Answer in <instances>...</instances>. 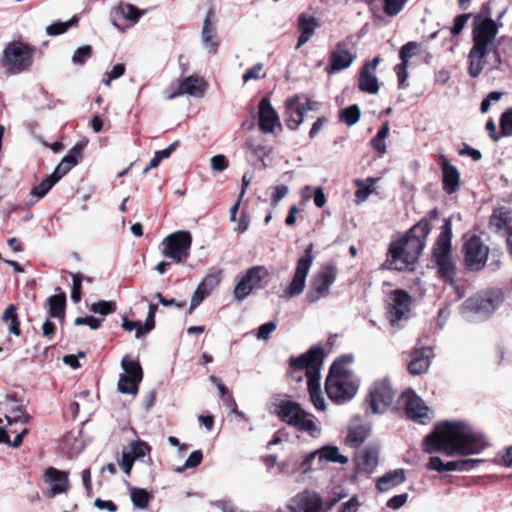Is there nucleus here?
<instances>
[{"label":"nucleus","mask_w":512,"mask_h":512,"mask_svg":"<svg viewBox=\"0 0 512 512\" xmlns=\"http://www.w3.org/2000/svg\"><path fill=\"white\" fill-rule=\"evenodd\" d=\"M486 446L484 435L461 422H445L423 441L424 452H441L447 456L479 454Z\"/></svg>","instance_id":"f257e3e1"},{"label":"nucleus","mask_w":512,"mask_h":512,"mask_svg":"<svg viewBox=\"0 0 512 512\" xmlns=\"http://www.w3.org/2000/svg\"><path fill=\"white\" fill-rule=\"evenodd\" d=\"M430 230L429 223L421 221L414 225L402 239L393 242L386 260L387 268L398 271L409 269L422 252Z\"/></svg>","instance_id":"f03ea898"},{"label":"nucleus","mask_w":512,"mask_h":512,"mask_svg":"<svg viewBox=\"0 0 512 512\" xmlns=\"http://www.w3.org/2000/svg\"><path fill=\"white\" fill-rule=\"evenodd\" d=\"M323 359V349L319 346H314L307 353L290 359L292 377L296 381H301L302 373H304L307 379L311 402L319 411H324L326 409L325 400L321 394L319 383Z\"/></svg>","instance_id":"7ed1b4c3"},{"label":"nucleus","mask_w":512,"mask_h":512,"mask_svg":"<svg viewBox=\"0 0 512 512\" xmlns=\"http://www.w3.org/2000/svg\"><path fill=\"white\" fill-rule=\"evenodd\" d=\"M353 356L345 355L337 359L330 368L325 382L328 397L335 403L352 399L358 390V382L351 369Z\"/></svg>","instance_id":"20e7f679"},{"label":"nucleus","mask_w":512,"mask_h":512,"mask_svg":"<svg viewBox=\"0 0 512 512\" xmlns=\"http://www.w3.org/2000/svg\"><path fill=\"white\" fill-rule=\"evenodd\" d=\"M498 28L491 18H476L473 29V47L469 52V74L477 77L481 74L485 61L497 35Z\"/></svg>","instance_id":"39448f33"},{"label":"nucleus","mask_w":512,"mask_h":512,"mask_svg":"<svg viewBox=\"0 0 512 512\" xmlns=\"http://www.w3.org/2000/svg\"><path fill=\"white\" fill-rule=\"evenodd\" d=\"M34 53V48L25 42H8L0 55V65L8 75L24 73L32 67Z\"/></svg>","instance_id":"423d86ee"},{"label":"nucleus","mask_w":512,"mask_h":512,"mask_svg":"<svg viewBox=\"0 0 512 512\" xmlns=\"http://www.w3.org/2000/svg\"><path fill=\"white\" fill-rule=\"evenodd\" d=\"M451 238L452 222L451 218H447L433 247V261L439 276L448 282H452L455 276V265L451 256Z\"/></svg>","instance_id":"0eeeda50"},{"label":"nucleus","mask_w":512,"mask_h":512,"mask_svg":"<svg viewBox=\"0 0 512 512\" xmlns=\"http://www.w3.org/2000/svg\"><path fill=\"white\" fill-rule=\"evenodd\" d=\"M270 276L269 270L261 265L253 266L236 282L233 296L237 301L245 300L254 290L263 289Z\"/></svg>","instance_id":"6e6552de"},{"label":"nucleus","mask_w":512,"mask_h":512,"mask_svg":"<svg viewBox=\"0 0 512 512\" xmlns=\"http://www.w3.org/2000/svg\"><path fill=\"white\" fill-rule=\"evenodd\" d=\"M313 260V244H309L305 249V255L297 261L292 280L282 291L281 298L292 299L304 291Z\"/></svg>","instance_id":"1a4fd4ad"},{"label":"nucleus","mask_w":512,"mask_h":512,"mask_svg":"<svg viewBox=\"0 0 512 512\" xmlns=\"http://www.w3.org/2000/svg\"><path fill=\"white\" fill-rule=\"evenodd\" d=\"M284 120L286 126L291 130H296L304 120V114L307 111L317 110L319 103L311 101L305 95H293L285 100Z\"/></svg>","instance_id":"9d476101"},{"label":"nucleus","mask_w":512,"mask_h":512,"mask_svg":"<svg viewBox=\"0 0 512 512\" xmlns=\"http://www.w3.org/2000/svg\"><path fill=\"white\" fill-rule=\"evenodd\" d=\"M395 391L388 380L375 381L369 388L366 404L374 414L384 413L393 403Z\"/></svg>","instance_id":"9b49d317"},{"label":"nucleus","mask_w":512,"mask_h":512,"mask_svg":"<svg viewBox=\"0 0 512 512\" xmlns=\"http://www.w3.org/2000/svg\"><path fill=\"white\" fill-rule=\"evenodd\" d=\"M191 244L192 237L189 232L176 231L163 240L162 254L174 262L180 263L188 258Z\"/></svg>","instance_id":"f8f14e48"},{"label":"nucleus","mask_w":512,"mask_h":512,"mask_svg":"<svg viewBox=\"0 0 512 512\" xmlns=\"http://www.w3.org/2000/svg\"><path fill=\"white\" fill-rule=\"evenodd\" d=\"M337 277V270L332 265H324L314 275L309 291L307 292V300L309 302H316L321 298L329 295L330 287L335 282Z\"/></svg>","instance_id":"ddd939ff"},{"label":"nucleus","mask_w":512,"mask_h":512,"mask_svg":"<svg viewBox=\"0 0 512 512\" xmlns=\"http://www.w3.org/2000/svg\"><path fill=\"white\" fill-rule=\"evenodd\" d=\"M121 367L124 373L120 374L117 388L122 394L136 395L138 385L142 381V368L139 362L129 359L127 356L122 358Z\"/></svg>","instance_id":"4468645a"},{"label":"nucleus","mask_w":512,"mask_h":512,"mask_svg":"<svg viewBox=\"0 0 512 512\" xmlns=\"http://www.w3.org/2000/svg\"><path fill=\"white\" fill-rule=\"evenodd\" d=\"M399 405L406 411L407 416L421 424H426L432 419L430 408L414 391L407 390L399 398Z\"/></svg>","instance_id":"2eb2a0df"},{"label":"nucleus","mask_w":512,"mask_h":512,"mask_svg":"<svg viewBox=\"0 0 512 512\" xmlns=\"http://www.w3.org/2000/svg\"><path fill=\"white\" fill-rule=\"evenodd\" d=\"M322 499L316 492L301 491L276 512H321Z\"/></svg>","instance_id":"dca6fc26"},{"label":"nucleus","mask_w":512,"mask_h":512,"mask_svg":"<svg viewBox=\"0 0 512 512\" xmlns=\"http://www.w3.org/2000/svg\"><path fill=\"white\" fill-rule=\"evenodd\" d=\"M465 261L470 270H481L488 259L489 248L480 237L472 236L464 244Z\"/></svg>","instance_id":"f3484780"},{"label":"nucleus","mask_w":512,"mask_h":512,"mask_svg":"<svg viewBox=\"0 0 512 512\" xmlns=\"http://www.w3.org/2000/svg\"><path fill=\"white\" fill-rule=\"evenodd\" d=\"M316 458H318L319 463L322 461H327L339 464H347L349 461L347 456L339 452L338 447L329 445L324 446L303 456L302 462L300 464V469L303 473H308L313 469L312 463Z\"/></svg>","instance_id":"a211bd4d"},{"label":"nucleus","mask_w":512,"mask_h":512,"mask_svg":"<svg viewBox=\"0 0 512 512\" xmlns=\"http://www.w3.org/2000/svg\"><path fill=\"white\" fill-rule=\"evenodd\" d=\"M411 298L403 290L393 291L388 298V318L392 325L407 318L410 312Z\"/></svg>","instance_id":"6ab92c4d"},{"label":"nucleus","mask_w":512,"mask_h":512,"mask_svg":"<svg viewBox=\"0 0 512 512\" xmlns=\"http://www.w3.org/2000/svg\"><path fill=\"white\" fill-rule=\"evenodd\" d=\"M501 302L502 296L499 291H485L469 298L465 306L476 313H491Z\"/></svg>","instance_id":"aec40b11"},{"label":"nucleus","mask_w":512,"mask_h":512,"mask_svg":"<svg viewBox=\"0 0 512 512\" xmlns=\"http://www.w3.org/2000/svg\"><path fill=\"white\" fill-rule=\"evenodd\" d=\"M6 426H3V419L0 418V443L8 444L9 434H17L21 428L17 426H23L29 420V415L21 408L17 407L12 409L9 415L5 416Z\"/></svg>","instance_id":"412c9836"},{"label":"nucleus","mask_w":512,"mask_h":512,"mask_svg":"<svg viewBox=\"0 0 512 512\" xmlns=\"http://www.w3.org/2000/svg\"><path fill=\"white\" fill-rule=\"evenodd\" d=\"M288 425L294 427L297 431L308 434L312 438L320 437L322 432L316 417L303 408L292 418Z\"/></svg>","instance_id":"4be33fe9"},{"label":"nucleus","mask_w":512,"mask_h":512,"mask_svg":"<svg viewBox=\"0 0 512 512\" xmlns=\"http://www.w3.org/2000/svg\"><path fill=\"white\" fill-rule=\"evenodd\" d=\"M288 425L294 427L297 431L308 434L312 438L320 437L322 432L316 417L303 408L292 418Z\"/></svg>","instance_id":"5701e85b"},{"label":"nucleus","mask_w":512,"mask_h":512,"mask_svg":"<svg viewBox=\"0 0 512 512\" xmlns=\"http://www.w3.org/2000/svg\"><path fill=\"white\" fill-rule=\"evenodd\" d=\"M44 477L45 483L49 487L46 492V496L48 498H53L58 494L65 493L69 488L67 472L58 470L54 467H49L46 469Z\"/></svg>","instance_id":"b1692460"},{"label":"nucleus","mask_w":512,"mask_h":512,"mask_svg":"<svg viewBox=\"0 0 512 512\" xmlns=\"http://www.w3.org/2000/svg\"><path fill=\"white\" fill-rule=\"evenodd\" d=\"M259 128L263 133H273L276 127H280V119L276 110L272 107L267 97L259 103Z\"/></svg>","instance_id":"393cba45"},{"label":"nucleus","mask_w":512,"mask_h":512,"mask_svg":"<svg viewBox=\"0 0 512 512\" xmlns=\"http://www.w3.org/2000/svg\"><path fill=\"white\" fill-rule=\"evenodd\" d=\"M201 40L208 53H216L219 41L216 32L215 12L213 8H210L206 13L201 31Z\"/></svg>","instance_id":"a878e982"},{"label":"nucleus","mask_w":512,"mask_h":512,"mask_svg":"<svg viewBox=\"0 0 512 512\" xmlns=\"http://www.w3.org/2000/svg\"><path fill=\"white\" fill-rule=\"evenodd\" d=\"M355 56L350 52L347 44L338 43L330 55V65L326 68L329 74L348 68Z\"/></svg>","instance_id":"bb28decb"},{"label":"nucleus","mask_w":512,"mask_h":512,"mask_svg":"<svg viewBox=\"0 0 512 512\" xmlns=\"http://www.w3.org/2000/svg\"><path fill=\"white\" fill-rule=\"evenodd\" d=\"M150 451L149 446L143 441H134L128 448L122 451V458L120 465L125 472L129 475L133 466V462L146 456Z\"/></svg>","instance_id":"cd10ccee"},{"label":"nucleus","mask_w":512,"mask_h":512,"mask_svg":"<svg viewBox=\"0 0 512 512\" xmlns=\"http://www.w3.org/2000/svg\"><path fill=\"white\" fill-rule=\"evenodd\" d=\"M207 89L205 80L198 76H188L179 85L176 92L168 95V99H174L180 95H190L193 97H202Z\"/></svg>","instance_id":"c85d7f7f"},{"label":"nucleus","mask_w":512,"mask_h":512,"mask_svg":"<svg viewBox=\"0 0 512 512\" xmlns=\"http://www.w3.org/2000/svg\"><path fill=\"white\" fill-rule=\"evenodd\" d=\"M301 409L299 403L285 398L275 399L271 406L272 413L287 425Z\"/></svg>","instance_id":"c756f323"},{"label":"nucleus","mask_w":512,"mask_h":512,"mask_svg":"<svg viewBox=\"0 0 512 512\" xmlns=\"http://www.w3.org/2000/svg\"><path fill=\"white\" fill-rule=\"evenodd\" d=\"M354 462L357 473L370 475L378 466L379 456L376 450H363L356 454Z\"/></svg>","instance_id":"7c9ffc66"},{"label":"nucleus","mask_w":512,"mask_h":512,"mask_svg":"<svg viewBox=\"0 0 512 512\" xmlns=\"http://www.w3.org/2000/svg\"><path fill=\"white\" fill-rule=\"evenodd\" d=\"M433 357V351L431 348H423L416 351L411 361L408 364V370L413 375H420L428 371Z\"/></svg>","instance_id":"2f4dec72"},{"label":"nucleus","mask_w":512,"mask_h":512,"mask_svg":"<svg viewBox=\"0 0 512 512\" xmlns=\"http://www.w3.org/2000/svg\"><path fill=\"white\" fill-rule=\"evenodd\" d=\"M489 226L496 233L508 232L512 226L511 210L507 207L495 209L490 216Z\"/></svg>","instance_id":"473e14b6"},{"label":"nucleus","mask_w":512,"mask_h":512,"mask_svg":"<svg viewBox=\"0 0 512 512\" xmlns=\"http://www.w3.org/2000/svg\"><path fill=\"white\" fill-rule=\"evenodd\" d=\"M83 151V147L81 145L73 146L68 154L63 157L61 162L57 165L53 173L51 174L54 178H57V182L66 175L76 164L78 163V158L81 156Z\"/></svg>","instance_id":"72a5a7b5"},{"label":"nucleus","mask_w":512,"mask_h":512,"mask_svg":"<svg viewBox=\"0 0 512 512\" xmlns=\"http://www.w3.org/2000/svg\"><path fill=\"white\" fill-rule=\"evenodd\" d=\"M319 23L316 17L308 14H301L298 21V31L300 36L298 38L297 48L306 44L314 35L315 29Z\"/></svg>","instance_id":"f704fd0d"},{"label":"nucleus","mask_w":512,"mask_h":512,"mask_svg":"<svg viewBox=\"0 0 512 512\" xmlns=\"http://www.w3.org/2000/svg\"><path fill=\"white\" fill-rule=\"evenodd\" d=\"M443 189L447 194L455 193L459 188L460 173L446 159L442 160Z\"/></svg>","instance_id":"c9c22d12"},{"label":"nucleus","mask_w":512,"mask_h":512,"mask_svg":"<svg viewBox=\"0 0 512 512\" xmlns=\"http://www.w3.org/2000/svg\"><path fill=\"white\" fill-rule=\"evenodd\" d=\"M379 181V178L368 177L366 179H356L354 180V185L357 187L355 192V203L362 204L365 202L370 195L376 193V184Z\"/></svg>","instance_id":"e433bc0d"},{"label":"nucleus","mask_w":512,"mask_h":512,"mask_svg":"<svg viewBox=\"0 0 512 512\" xmlns=\"http://www.w3.org/2000/svg\"><path fill=\"white\" fill-rule=\"evenodd\" d=\"M405 470L395 469L385 473L377 480V489L381 492L389 491L405 481Z\"/></svg>","instance_id":"4c0bfd02"},{"label":"nucleus","mask_w":512,"mask_h":512,"mask_svg":"<svg viewBox=\"0 0 512 512\" xmlns=\"http://www.w3.org/2000/svg\"><path fill=\"white\" fill-rule=\"evenodd\" d=\"M359 88L369 94H376L379 91V83L374 71L362 67L359 75Z\"/></svg>","instance_id":"58836bf2"},{"label":"nucleus","mask_w":512,"mask_h":512,"mask_svg":"<svg viewBox=\"0 0 512 512\" xmlns=\"http://www.w3.org/2000/svg\"><path fill=\"white\" fill-rule=\"evenodd\" d=\"M65 302L66 295L63 292L50 296L46 301L49 316L57 319H63L65 314Z\"/></svg>","instance_id":"ea45409f"},{"label":"nucleus","mask_w":512,"mask_h":512,"mask_svg":"<svg viewBox=\"0 0 512 512\" xmlns=\"http://www.w3.org/2000/svg\"><path fill=\"white\" fill-rule=\"evenodd\" d=\"M368 429L363 425L353 426L349 429L346 437V444L357 447L362 444L368 436Z\"/></svg>","instance_id":"a19ab883"},{"label":"nucleus","mask_w":512,"mask_h":512,"mask_svg":"<svg viewBox=\"0 0 512 512\" xmlns=\"http://www.w3.org/2000/svg\"><path fill=\"white\" fill-rule=\"evenodd\" d=\"M245 147L259 160H264L272 152V148L270 146L256 143L252 138L246 141Z\"/></svg>","instance_id":"79ce46f5"},{"label":"nucleus","mask_w":512,"mask_h":512,"mask_svg":"<svg viewBox=\"0 0 512 512\" xmlns=\"http://www.w3.org/2000/svg\"><path fill=\"white\" fill-rule=\"evenodd\" d=\"M118 15L132 22H137L139 18L144 14V11L139 10L131 4H120L116 8Z\"/></svg>","instance_id":"37998d69"},{"label":"nucleus","mask_w":512,"mask_h":512,"mask_svg":"<svg viewBox=\"0 0 512 512\" xmlns=\"http://www.w3.org/2000/svg\"><path fill=\"white\" fill-rule=\"evenodd\" d=\"M157 311V306L154 304L149 305V311L143 327H139L135 332V337L137 339L141 338L144 334L150 332L155 326V314Z\"/></svg>","instance_id":"c03bdc74"},{"label":"nucleus","mask_w":512,"mask_h":512,"mask_svg":"<svg viewBox=\"0 0 512 512\" xmlns=\"http://www.w3.org/2000/svg\"><path fill=\"white\" fill-rule=\"evenodd\" d=\"M56 183L57 178L55 179L54 176L50 174L40 184L33 187L31 194L38 199L43 198Z\"/></svg>","instance_id":"a18cd8bd"},{"label":"nucleus","mask_w":512,"mask_h":512,"mask_svg":"<svg viewBox=\"0 0 512 512\" xmlns=\"http://www.w3.org/2000/svg\"><path fill=\"white\" fill-rule=\"evenodd\" d=\"M360 109L357 105H352L340 111V119L348 126H352L359 121Z\"/></svg>","instance_id":"49530a36"},{"label":"nucleus","mask_w":512,"mask_h":512,"mask_svg":"<svg viewBox=\"0 0 512 512\" xmlns=\"http://www.w3.org/2000/svg\"><path fill=\"white\" fill-rule=\"evenodd\" d=\"M77 22L78 18L75 16L65 22H55L47 26L46 32L50 36L60 35L67 31L72 25L76 24Z\"/></svg>","instance_id":"de8ad7c7"},{"label":"nucleus","mask_w":512,"mask_h":512,"mask_svg":"<svg viewBox=\"0 0 512 512\" xmlns=\"http://www.w3.org/2000/svg\"><path fill=\"white\" fill-rule=\"evenodd\" d=\"M383 11L386 15L394 17L398 15L406 5L408 0H382Z\"/></svg>","instance_id":"09e8293b"},{"label":"nucleus","mask_w":512,"mask_h":512,"mask_svg":"<svg viewBox=\"0 0 512 512\" xmlns=\"http://www.w3.org/2000/svg\"><path fill=\"white\" fill-rule=\"evenodd\" d=\"M131 500L135 507L144 509L149 503V494L146 490L140 488H133L131 490Z\"/></svg>","instance_id":"8fccbe9b"},{"label":"nucleus","mask_w":512,"mask_h":512,"mask_svg":"<svg viewBox=\"0 0 512 512\" xmlns=\"http://www.w3.org/2000/svg\"><path fill=\"white\" fill-rule=\"evenodd\" d=\"M203 459V454L200 450L193 451L189 457L186 459L182 466L174 468V471L177 473H181L186 469H191L197 467Z\"/></svg>","instance_id":"3c124183"},{"label":"nucleus","mask_w":512,"mask_h":512,"mask_svg":"<svg viewBox=\"0 0 512 512\" xmlns=\"http://www.w3.org/2000/svg\"><path fill=\"white\" fill-rule=\"evenodd\" d=\"M116 310V304L112 301H98L90 306V311L102 316L109 315Z\"/></svg>","instance_id":"603ef678"},{"label":"nucleus","mask_w":512,"mask_h":512,"mask_svg":"<svg viewBox=\"0 0 512 512\" xmlns=\"http://www.w3.org/2000/svg\"><path fill=\"white\" fill-rule=\"evenodd\" d=\"M210 293L211 292L208 289H206L204 286H202L201 283H199V285L197 286L196 290L192 295L189 312L191 313L197 306H199Z\"/></svg>","instance_id":"864d4df0"},{"label":"nucleus","mask_w":512,"mask_h":512,"mask_svg":"<svg viewBox=\"0 0 512 512\" xmlns=\"http://www.w3.org/2000/svg\"><path fill=\"white\" fill-rule=\"evenodd\" d=\"M92 55V48L89 45L79 47L72 56V62L74 64L82 65Z\"/></svg>","instance_id":"5fc2aeb1"},{"label":"nucleus","mask_w":512,"mask_h":512,"mask_svg":"<svg viewBox=\"0 0 512 512\" xmlns=\"http://www.w3.org/2000/svg\"><path fill=\"white\" fill-rule=\"evenodd\" d=\"M221 275L222 273L219 270L209 272L201 281L202 286L212 292L213 289L220 283Z\"/></svg>","instance_id":"6e6d98bb"},{"label":"nucleus","mask_w":512,"mask_h":512,"mask_svg":"<svg viewBox=\"0 0 512 512\" xmlns=\"http://www.w3.org/2000/svg\"><path fill=\"white\" fill-rule=\"evenodd\" d=\"M82 275L79 273L72 274V292H71V300L74 303H78L82 297L81 284H82Z\"/></svg>","instance_id":"4d7b16f0"},{"label":"nucleus","mask_w":512,"mask_h":512,"mask_svg":"<svg viewBox=\"0 0 512 512\" xmlns=\"http://www.w3.org/2000/svg\"><path fill=\"white\" fill-rule=\"evenodd\" d=\"M265 73L263 72V64L257 63L253 67L249 68L243 75L244 83H247L251 80H257L263 78Z\"/></svg>","instance_id":"13d9d810"},{"label":"nucleus","mask_w":512,"mask_h":512,"mask_svg":"<svg viewBox=\"0 0 512 512\" xmlns=\"http://www.w3.org/2000/svg\"><path fill=\"white\" fill-rule=\"evenodd\" d=\"M418 49L419 44L416 42H408L405 45H403L399 53L401 61L408 62L409 59L412 58L413 55H415Z\"/></svg>","instance_id":"bf43d9fd"},{"label":"nucleus","mask_w":512,"mask_h":512,"mask_svg":"<svg viewBox=\"0 0 512 512\" xmlns=\"http://www.w3.org/2000/svg\"><path fill=\"white\" fill-rule=\"evenodd\" d=\"M500 126L504 136H512V108L502 114Z\"/></svg>","instance_id":"052dcab7"},{"label":"nucleus","mask_w":512,"mask_h":512,"mask_svg":"<svg viewBox=\"0 0 512 512\" xmlns=\"http://www.w3.org/2000/svg\"><path fill=\"white\" fill-rule=\"evenodd\" d=\"M210 165L212 170L222 172L228 168V160L222 155H215L210 159Z\"/></svg>","instance_id":"680f3d73"},{"label":"nucleus","mask_w":512,"mask_h":512,"mask_svg":"<svg viewBox=\"0 0 512 512\" xmlns=\"http://www.w3.org/2000/svg\"><path fill=\"white\" fill-rule=\"evenodd\" d=\"M74 324L76 326L79 325H87L92 330H97L101 326V320L98 318H95L93 316H87V317H77L74 320Z\"/></svg>","instance_id":"e2e57ef3"},{"label":"nucleus","mask_w":512,"mask_h":512,"mask_svg":"<svg viewBox=\"0 0 512 512\" xmlns=\"http://www.w3.org/2000/svg\"><path fill=\"white\" fill-rule=\"evenodd\" d=\"M125 72L124 64L115 65L107 77L103 78L102 82L104 85L109 86L112 80L120 78Z\"/></svg>","instance_id":"0e129e2a"},{"label":"nucleus","mask_w":512,"mask_h":512,"mask_svg":"<svg viewBox=\"0 0 512 512\" xmlns=\"http://www.w3.org/2000/svg\"><path fill=\"white\" fill-rule=\"evenodd\" d=\"M469 19L468 14H461L457 16L454 20L453 26L450 28V31L453 35H458L466 25L467 21Z\"/></svg>","instance_id":"69168bd1"},{"label":"nucleus","mask_w":512,"mask_h":512,"mask_svg":"<svg viewBox=\"0 0 512 512\" xmlns=\"http://www.w3.org/2000/svg\"><path fill=\"white\" fill-rule=\"evenodd\" d=\"M276 329V324L272 321L261 325L258 329L257 338L260 340H266L270 334Z\"/></svg>","instance_id":"338daca9"},{"label":"nucleus","mask_w":512,"mask_h":512,"mask_svg":"<svg viewBox=\"0 0 512 512\" xmlns=\"http://www.w3.org/2000/svg\"><path fill=\"white\" fill-rule=\"evenodd\" d=\"M359 500L357 496H353L348 501L341 504L340 512H357L359 507Z\"/></svg>","instance_id":"774afa93"}]
</instances>
